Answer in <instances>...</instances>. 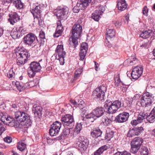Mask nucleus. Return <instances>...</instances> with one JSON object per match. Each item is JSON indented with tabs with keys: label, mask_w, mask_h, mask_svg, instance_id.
<instances>
[{
	"label": "nucleus",
	"mask_w": 155,
	"mask_h": 155,
	"mask_svg": "<svg viewBox=\"0 0 155 155\" xmlns=\"http://www.w3.org/2000/svg\"><path fill=\"white\" fill-rule=\"evenodd\" d=\"M104 105V109L101 107H96L93 110V113L96 117H100L102 116L104 112L110 114L115 113L121 107H124V104L120 101H115L112 102L110 100L106 101Z\"/></svg>",
	"instance_id": "nucleus-1"
},
{
	"label": "nucleus",
	"mask_w": 155,
	"mask_h": 155,
	"mask_svg": "<svg viewBox=\"0 0 155 155\" xmlns=\"http://www.w3.org/2000/svg\"><path fill=\"white\" fill-rule=\"evenodd\" d=\"M88 45L86 43H83L81 45V50L79 53L80 60L83 61L87 54Z\"/></svg>",
	"instance_id": "nucleus-13"
},
{
	"label": "nucleus",
	"mask_w": 155,
	"mask_h": 155,
	"mask_svg": "<svg viewBox=\"0 0 155 155\" xmlns=\"http://www.w3.org/2000/svg\"><path fill=\"white\" fill-rule=\"evenodd\" d=\"M30 68L32 71L31 73H32L31 75V77H33L35 75L36 72L39 71L41 67L39 62L34 61L30 64Z\"/></svg>",
	"instance_id": "nucleus-11"
},
{
	"label": "nucleus",
	"mask_w": 155,
	"mask_h": 155,
	"mask_svg": "<svg viewBox=\"0 0 155 155\" xmlns=\"http://www.w3.org/2000/svg\"><path fill=\"white\" fill-rule=\"evenodd\" d=\"M127 62L129 63V65H132L136 64L137 62V59L135 58H133L127 59Z\"/></svg>",
	"instance_id": "nucleus-42"
},
{
	"label": "nucleus",
	"mask_w": 155,
	"mask_h": 155,
	"mask_svg": "<svg viewBox=\"0 0 155 155\" xmlns=\"http://www.w3.org/2000/svg\"><path fill=\"white\" fill-rule=\"evenodd\" d=\"M80 9L79 8L78 6L77 5L76 6H75L73 9V11L75 13H78L80 11Z\"/></svg>",
	"instance_id": "nucleus-58"
},
{
	"label": "nucleus",
	"mask_w": 155,
	"mask_h": 155,
	"mask_svg": "<svg viewBox=\"0 0 155 155\" xmlns=\"http://www.w3.org/2000/svg\"><path fill=\"white\" fill-rule=\"evenodd\" d=\"M68 8L65 6L61 7L58 9L56 12V16L57 18L61 21V20L67 19L68 13Z\"/></svg>",
	"instance_id": "nucleus-7"
},
{
	"label": "nucleus",
	"mask_w": 155,
	"mask_h": 155,
	"mask_svg": "<svg viewBox=\"0 0 155 155\" xmlns=\"http://www.w3.org/2000/svg\"><path fill=\"white\" fill-rule=\"evenodd\" d=\"M42 107L36 105H34L33 106L32 111L34 114L35 117H36V119H38V120H40L42 118Z\"/></svg>",
	"instance_id": "nucleus-12"
},
{
	"label": "nucleus",
	"mask_w": 155,
	"mask_h": 155,
	"mask_svg": "<svg viewBox=\"0 0 155 155\" xmlns=\"http://www.w3.org/2000/svg\"><path fill=\"white\" fill-rule=\"evenodd\" d=\"M13 4L17 9H20L22 8L24 6V4L20 0L15 1L13 2Z\"/></svg>",
	"instance_id": "nucleus-30"
},
{
	"label": "nucleus",
	"mask_w": 155,
	"mask_h": 155,
	"mask_svg": "<svg viewBox=\"0 0 155 155\" xmlns=\"http://www.w3.org/2000/svg\"><path fill=\"white\" fill-rule=\"evenodd\" d=\"M44 8V5L42 4H40L36 6L35 8L32 9L31 11V13L34 15L35 13L37 15H41V13L43 10Z\"/></svg>",
	"instance_id": "nucleus-16"
},
{
	"label": "nucleus",
	"mask_w": 155,
	"mask_h": 155,
	"mask_svg": "<svg viewBox=\"0 0 155 155\" xmlns=\"http://www.w3.org/2000/svg\"><path fill=\"white\" fill-rule=\"evenodd\" d=\"M136 135L137 134L134 127L130 129L127 134V137H131Z\"/></svg>",
	"instance_id": "nucleus-40"
},
{
	"label": "nucleus",
	"mask_w": 155,
	"mask_h": 155,
	"mask_svg": "<svg viewBox=\"0 0 155 155\" xmlns=\"http://www.w3.org/2000/svg\"><path fill=\"white\" fill-rule=\"evenodd\" d=\"M23 42L25 45H29V33L24 37Z\"/></svg>",
	"instance_id": "nucleus-49"
},
{
	"label": "nucleus",
	"mask_w": 155,
	"mask_h": 155,
	"mask_svg": "<svg viewBox=\"0 0 155 155\" xmlns=\"http://www.w3.org/2000/svg\"><path fill=\"white\" fill-rule=\"evenodd\" d=\"M138 120L137 119L133 120L130 122V124L133 126H136L138 124L140 123L138 121Z\"/></svg>",
	"instance_id": "nucleus-53"
},
{
	"label": "nucleus",
	"mask_w": 155,
	"mask_h": 155,
	"mask_svg": "<svg viewBox=\"0 0 155 155\" xmlns=\"http://www.w3.org/2000/svg\"><path fill=\"white\" fill-rule=\"evenodd\" d=\"M114 81L115 82V85L116 87H119L120 84L121 83L122 81H121L119 75H118L117 76L114 78Z\"/></svg>",
	"instance_id": "nucleus-44"
},
{
	"label": "nucleus",
	"mask_w": 155,
	"mask_h": 155,
	"mask_svg": "<svg viewBox=\"0 0 155 155\" xmlns=\"http://www.w3.org/2000/svg\"><path fill=\"white\" fill-rule=\"evenodd\" d=\"M66 54L61 55L60 56L59 55H58V59L59 60L60 64L63 65L64 63V58Z\"/></svg>",
	"instance_id": "nucleus-48"
},
{
	"label": "nucleus",
	"mask_w": 155,
	"mask_h": 155,
	"mask_svg": "<svg viewBox=\"0 0 155 155\" xmlns=\"http://www.w3.org/2000/svg\"><path fill=\"white\" fill-rule=\"evenodd\" d=\"M102 134V131L99 129H96L93 130L91 132V136L94 138H97L100 137Z\"/></svg>",
	"instance_id": "nucleus-22"
},
{
	"label": "nucleus",
	"mask_w": 155,
	"mask_h": 155,
	"mask_svg": "<svg viewBox=\"0 0 155 155\" xmlns=\"http://www.w3.org/2000/svg\"><path fill=\"white\" fill-rule=\"evenodd\" d=\"M49 134L51 136H54L58 135L59 132L56 129L53 127H51L49 130Z\"/></svg>",
	"instance_id": "nucleus-37"
},
{
	"label": "nucleus",
	"mask_w": 155,
	"mask_h": 155,
	"mask_svg": "<svg viewBox=\"0 0 155 155\" xmlns=\"http://www.w3.org/2000/svg\"><path fill=\"white\" fill-rule=\"evenodd\" d=\"M15 122V120L13 118L10 116L7 117L4 124L11 127H13L14 123Z\"/></svg>",
	"instance_id": "nucleus-27"
},
{
	"label": "nucleus",
	"mask_w": 155,
	"mask_h": 155,
	"mask_svg": "<svg viewBox=\"0 0 155 155\" xmlns=\"http://www.w3.org/2000/svg\"><path fill=\"white\" fill-rule=\"evenodd\" d=\"M143 70V67L141 65L135 67L131 74L132 78L134 79H137L142 74Z\"/></svg>",
	"instance_id": "nucleus-9"
},
{
	"label": "nucleus",
	"mask_w": 155,
	"mask_h": 155,
	"mask_svg": "<svg viewBox=\"0 0 155 155\" xmlns=\"http://www.w3.org/2000/svg\"><path fill=\"white\" fill-rule=\"evenodd\" d=\"M61 125V122L58 121H56L53 122L51 126V127H54L55 129H56L58 131V132H59Z\"/></svg>",
	"instance_id": "nucleus-34"
},
{
	"label": "nucleus",
	"mask_w": 155,
	"mask_h": 155,
	"mask_svg": "<svg viewBox=\"0 0 155 155\" xmlns=\"http://www.w3.org/2000/svg\"><path fill=\"white\" fill-rule=\"evenodd\" d=\"M91 1V0H80L78 1L77 5L80 9H84Z\"/></svg>",
	"instance_id": "nucleus-17"
},
{
	"label": "nucleus",
	"mask_w": 155,
	"mask_h": 155,
	"mask_svg": "<svg viewBox=\"0 0 155 155\" xmlns=\"http://www.w3.org/2000/svg\"><path fill=\"white\" fill-rule=\"evenodd\" d=\"M143 142V140L142 138L137 137L133 139L131 141V144H133L140 147Z\"/></svg>",
	"instance_id": "nucleus-21"
},
{
	"label": "nucleus",
	"mask_w": 155,
	"mask_h": 155,
	"mask_svg": "<svg viewBox=\"0 0 155 155\" xmlns=\"http://www.w3.org/2000/svg\"><path fill=\"white\" fill-rule=\"evenodd\" d=\"M141 155H148L149 151L147 148L144 146H142L140 150Z\"/></svg>",
	"instance_id": "nucleus-36"
},
{
	"label": "nucleus",
	"mask_w": 155,
	"mask_h": 155,
	"mask_svg": "<svg viewBox=\"0 0 155 155\" xmlns=\"http://www.w3.org/2000/svg\"><path fill=\"white\" fill-rule=\"evenodd\" d=\"M5 130L4 125L2 122H0V134H2Z\"/></svg>",
	"instance_id": "nucleus-56"
},
{
	"label": "nucleus",
	"mask_w": 155,
	"mask_h": 155,
	"mask_svg": "<svg viewBox=\"0 0 155 155\" xmlns=\"http://www.w3.org/2000/svg\"><path fill=\"white\" fill-rule=\"evenodd\" d=\"M107 149V147L106 145H103L99 148L94 152V155H101Z\"/></svg>",
	"instance_id": "nucleus-26"
},
{
	"label": "nucleus",
	"mask_w": 155,
	"mask_h": 155,
	"mask_svg": "<svg viewBox=\"0 0 155 155\" xmlns=\"http://www.w3.org/2000/svg\"><path fill=\"white\" fill-rule=\"evenodd\" d=\"M105 10V8L103 6H100L99 8V10H97L96 11H99V13L101 15L103 12Z\"/></svg>",
	"instance_id": "nucleus-57"
},
{
	"label": "nucleus",
	"mask_w": 155,
	"mask_h": 155,
	"mask_svg": "<svg viewBox=\"0 0 155 155\" xmlns=\"http://www.w3.org/2000/svg\"><path fill=\"white\" fill-rule=\"evenodd\" d=\"M13 0H3V5H7L12 2Z\"/></svg>",
	"instance_id": "nucleus-60"
},
{
	"label": "nucleus",
	"mask_w": 155,
	"mask_h": 155,
	"mask_svg": "<svg viewBox=\"0 0 155 155\" xmlns=\"http://www.w3.org/2000/svg\"><path fill=\"white\" fill-rule=\"evenodd\" d=\"M153 34V31L151 30H148L142 31L140 34V36L142 38L145 39L148 38Z\"/></svg>",
	"instance_id": "nucleus-20"
},
{
	"label": "nucleus",
	"mask_w": 155,
	"mask_h": 155,
	"mask_svg": "<svg viewBox=\"0 0 155 155\" xmlns=\"http://www.w3.org/2000/svg\"><path fill=\"white\" fill-rule=\"evenodd\" d=\"M14 124L13 125V127H14L15 128L19 127H20V123L17 120L16 121L15 120V122H14Z\"/></svg>",
	"instance_id": "nucleus-64"
},
{
	"label": "nucleus",
	"mask_w": 155,
	"mask_h": 155,
	"mask_svg": "<svg viewBox=\"0 0 155 155\" xmlns=\"http://www.w3.org/2000/svg\"><path fill=\"white\" fill-rule=\"evenodd\" d=\"M148 12V9H147V7L146 6H144L142 10L143 14L144 15H146V14H147Z\"/></svg>",
	"instance_id": "nucleus-61"
},
{
	"label": "nucleus",
	"mask_w": 155,
	"mask_h": 155,
	"mask_svg": "<svg viewBox=\"0 0 155 155\" xmlns=\"http://www.w3.org/2000/svg\"><path fill=\"white\" fill-rule=\"evenodd\" d=\"M70 133V130L69 128H65L63 129V132L61 135L58 137V140L65 139L67 137Z\"/></svg>",
	"instance_id": "nucleus-24"
},
{
	"label": "nucleus",
	"mask_w": 155,
	"mask_h": 155,
	"mask_svg": "<svg viewBox=\"0 0 155 155\" xmlns=\"http://www.w3.org/2000/svg\"><path fill=\"white\" fill-rule=\"evenodd\" d=\"M82 72L83 70L81 68H79L77 69L74 72V77L72 78L73 81L76 80L80 77Z\"/></svg>",
	"instance_id": "nucleus-28"
},
{
	"label": "nucleus",
	"mask_w": 155,
	"mask_h": 155,
	"mask_svg": "<svg viewBox=\"0 0 155 155\" xmlns=\"http://www.w3.org/2000/svg\"><path fill=\"white\" fill-rule=\"evenodd\" d=\"M106 90L107 88L104 86L101 85L97 87L93 92V98L97 101L103 100Z\"/></svg>",
	"instance_id": "nucleus-5"
},
{
	"label": "nucleus",
	"mask_w": 155,
	"mask_h": 155,
	"mask_svg": "<svg viewBox=\"0 0 155 155\" xmlns=\"http://www.w3.org/2000/svg\"><path fill=\"white\" fill-rule=\"evenodd\" d=\"M152 97V96L151 94H150V93L148 92H146L144 93L142 96L143 98H144H144L145 97L146 99H151V98Z\"/></svg>",
	"instance_id": "nucleus-50"
},
{
	"label": "nucleus",
	"mask_w": 155,
	"mask_h": 155,
	"mask_svg": "<svg viewBox=\"0 0 155 155\" xmlns=\"http://www.w3.org/2000/svg\"><path fill=\"white\" fill-rule=\"evenodd\" d=\"M61 120L64 126H73L74 122L73 116L70 114H66L63 116Z\"/></svg>",
	"instance_id": "nucleus-8"
},
{
	"label": "nucleus",
	"mask_w": 155,
	"mask_h": 155,
	"mask_svg": "<svg viewBox=\"0 0 155 155\" xmlns=\"http://www.w3.org/2000/svg\"><path fill=\"white\" fill-rule=\"evenodd\" d=\"M103 121L104 124L106 126L109 125L111 123V120L106 116L103 117Z\"/></svg>",
	"instance_id": "nucleus-45"
},
{
	"label": "nucleus",
	"mask_w": 155,
	"mask_h": 155,
	"mask_svg": "<svg viewBox=\"0 0 155 155\" xmlns=\"http://www.w3.org/2000/svg\"><path fill=\"white\" fill-rule=\"evenodd\" d=\"M136 130L137 135H139L143 131L144 129L143 127L141 126L137 127H134Z\"/></svg>",
	"instance_id": "nucleus-46"
},
{
	"label": "nucleus",
	"mask_w": 155,
	"mask_h": 155,
	"mask_svg": "<svg viewBox=\"0 0 155 155\" xmlns=\"http://www.w3.org/2000/svg\"><path fill=\"white\" fill-rule=\"evenodd\" d=\"M57 25V26L54 35V38H58L61 35L64 30L63 27L60 20H58V21Z\"/></svg>",
	"instance_id": "nucleus-15"
},
{
	"label": "nucleus",
	"mask_w": 155,
	"mask_h": 155,
	"mask_svg": "<svg viewBox=\"0 0 155 155\" xmlns=\"http://www.w3.org/2000/svg\"><path fill=\"white\" fill-rule=\"evenodd\" d=\"M55 52L58 54V55L66 54V52L64 51L63 45H58L55 50Z\"/></svg>",
	"instance_id": "nucleus-25"
},
{
	"label": "nucleus",
	"mask_w": 155,
	"mask_h": 155,
	"mask_svg": "<svg viewBox=\"0 0 155 155\" xmlns=\"http://www.w3.org/2000/svg\"><path fill=\"white\" fill-rule=\"evenodd\" d=\"M4 141L8 143H9L12 141V138L10 137L7 136L4 139Z\"/></svg>",
	"instance_id": "nucleus-55"
},
{
	"label": "nucleus",
	"mask_w": 155,
	"mask_h": 155,
	"mask_svg": "<svg viewBox=\"0 0 155 155\" xmlns=\"http://www.w3.org/2000/svg\"><path fill=\"white\" fill-rule=\"evenodd\" d=\"M82 128V124L81 123H77L74 129V132L77 134L80 133Z\"/></svg>",
	"instance_id": "nucleus-43"
},
{
	"label": "nucleus",
	"mask_w": 155,
	"mask_h": 155,
	"mask_svg": "<svg viewBox=\"0 0 155 155\" xmlns=\"http://www.w3.org/2000/svg\"><path fill=\"white\" fill-rule=\"evenodd\" d=\"M37 42H38V41L35 35L32 33H30V46L33 44L35 46Z\"/></svg>",
	"instance_id": "nucleus-23"
},
{
	"label": "nucleus",
	"mask_w": 155,
	"mask_h": 155,
	"mask_svg": "<svg viewBox=\"0 0 155 155\" xmlns=\"http://www.w3.org/2000/svg\"><path fill=\"white\" fill-rule=\"evenodd\" d=\"M106 32L107 38H112L114 36L115 34V30L109 28L106 29Z\"/></svg>",
	"instance_id": "nucleus-29"
},
{
	"label": "nucleus",
	"mask_w": 155,
	"mask_h": 155,
	"mask_svg": "<svg viewBox=\"0 0 155 155\" xmlns=\"http://www.w3.org/2000/svg\"><path fill=\"white\" fill-rule=\"evenodd\" d=\"M15 118L20 122L23 123L22 124L23 127L28 130L29 127V116L28 114L23 111H17L15 114Z\"/></svg>",
	"instance_id": "nucleus-4"
},
{
	"label": "nucleus",
	"mask_w": 155,
	"mask_h": 155,
	"mask_svg": "<svg viewBox=\"0 0 155 155\" xmlns=\"http://www.w3.org/2000/svg\"><path fill=\"white\" fill-rule=\"evenodd\" d=\"M139 102L142 107H145L150 106L152 103L151 99H146L142 97L141 98Z\"/></svg>",
	"instance_id": "nucleus-18"
},
{
	"label": "nucleus",
	"mask_w": 155,
	"mask_h": 155,
	"mask_svg": "<svg viewBox=\"0 0 155 155\" xmlns=\"http://www.w3.org/2000/svg\"><path fill=\"white\" fill-rule=\"evenodd\" d=\"M16 31H17L20 32L22 35H24L26 33V30L25 29L23 28L22 27H20L19 28L16 29Z\"/></svg>",
	"instance_id": "nucleus-51"
},
{
	"label": "nucleus",
	"mask_w": 155,
	"mask_h": 155,
	"mask_svg": "<svg viewBox=\"0 0 155 155\" xmlns=\"http://www.w3.org/2000/svg\"><path fill=\"white\" fill-rule=\"evenodd\" d=\"M39 37L41 39H45V32L41 30L40 31L39 34Z\"/></svg>",
	"instance_id": "nucleus-52"
},
{
	"label": "nucleus",
	"mask_w": 155,
	"mask_h": 155,
	"mask_svg": "<svg viewBox=\"0 0 155 155\" xmlns=\"http://www.w3.org/2000/svg\"><path fill=\"white\" fill-rule=\"evenodd\" d=\"M146 119L149 123H153L155 121V115L151 112L149 115L147 114Z\"/></svg>",
	"instance_id": "nucleus-32"
},
{
	"label": "nucleus",
	"mask_w": 155,
	"mask_h": 155,
	"mask_svg": "<svg viewBox=\"0 0 155 155\" xmlns=\"http://www.w3.org/2000/svg\"><path fill=\"white\" fill-rule=\"evenodd\" d=\"M141 96L140 94H135L133 97L132 98V101L134 100H137L140 98Z\"/></svg>",
	"instance_id": "nucleus-62"
},
{
	"label": "nucleus",
	"mask_w": 155,
	"mask_h": 155,
	"mask_svg": "<svg viewBox=\"0 0 155 155\" xmlns=\"http://www.w3.org/2000/svg\"><path fill=\"white\" fill-rule=\"evenodd\" d=\"M26 147V144L22 142H19L18 143V148L21 151H22L25 149Z\"/></svg>",
	"instance_id": "nucleus-38"
},
{
	"label": "nucleus",
	"mask_w": 155,
	"mask_h": 155,
	"mask_svg": "<svg viewBox=\"0 0 155 155\" xmlns=\"http://www.w3.org/2000/svg\"><path fill=\"white\" fill-rule=\"evenodd\" d=\"M15 86L18 89L19 91H21L23 88V87L18 82H16L15 84Z\"/></svg>",
	"instance_id": "nucleus-54"
},
{
	"label": "nucleus",
	"mask_w": 155,
	"mask_h": 155,
	"mask_svg": "<svg viewBox=\"0 0 155 155\" xmlns=\"http://www.w3.org/2000/svg\"><path fill=\"white\" fill-rule=\"evenodd\" d=\"M9 18L8 19V21L12 25H14L20 20V16L16 12H13L9 15Z\"/></svg>",
	"instance_id": "nucleus-14"
},
{
	"label": "nucleus",
	"mask_w": 155,
	"mask_h": 155,
	"mask_svg": "<svg viewBox=\"0 0 155 155\" xmlns=\"http://www.w3.org/2000/svg\"><path fill=\"white\" fill-rule=\"evenodd\" d=\"M117 7L119 10L122 11L125 10L127 7V4L125 0H118Z\"/></svg>",
	"instance_id": "nucleus-19"
},
{
	"label": "nucleus",
	"mask_w": 155,
	"mask_h": 155,
	"mask_svg": "<svg viewBox=\"0 0 155 155\" xmlns=\"http://www.w3.org/2000/svg\"><path fill=\"white\" fill-rule=\"evenodd\" d=\"M100 15H101L100 14L99 11H95L94 12L92 15L91 18L95 21H97L99 19V18Z\"/></svg>",
	"instance_id": "nucleus-35"
},
{
	"label": "nucleus",
	"mask_w": 155,
	"mask_h": 155,
	"mask_svg": "<svg viewBox=\"0 0 155 155\" xmlns=\"http://www.w3.org/2000/svg\"><path fill=\"white\" fill-rule=\"evenodd\" d=\"M114 132L113 131L110 130L107 131L105 139L107 140L108 141L110 140V139L114 136Z\"/></svg>",
	"instance_id": "nucleus-33"
},
{
	"label": "nucleus",
	"mask_w": 155,
	"mask_h": 155,
	"mask_svg": "<svg viewBox=\"0 0 155 155\" xmlns=\"http://www.w3.org/2000/svg\"><path fill=\"white\" fill-rule=\"evenodd\" d=\"M95 117V115L93 114L92 111L91 113L85 115V118H84V119H85V120H87L88 119H92V120H91V122H93L94 121V119L93 118Z\"/></svg>",
	"instance_id": "nucleus-41"
},
{
	"label": "nucleus",
	"mask_w": 155,
	"mask_h": 155,
	"mask_svg": "<svg viewBox=\"0 0 155 155\" xmlns=\"http://www.w3.org/2000/svg\"><path fill=\"white\" fill-rule=\"evenodd\" d=\"M3 112H0V119L2 122L5 123L6 119V115Z\"/></svg>",
	"instance_id": "nucleus-47"
},
{
	"label": "nucleus",
	"mask_w": 155,
	"mask_h": 155,
	"mask_svg": "<svg viewBox=\"0 0 155 155\" xmlns=\"http://www.w3.org/2000/svg\"><path fill=\"white\" fill-rule=\"evenodd\" d=\"M11 35L13 38H15L18 36V32L16 31H12L11 32Z\"/></svg>",
	"instance_id": "nucleus-59"
},
{
	"label": "nucleus",
	"mask_w": 155,
	"mask_h": 155,
	"mask_svg": "<svg viewBox=\"0 0 155 155\" xmlns=\"http://www.w3.org/2000/svg\"><path fill=\"white\" fill-rule=\"evenodd\" d=\"M14 74H15L13 72V71L12 70H10L8 74V76L9 78H12L13 77Z\"/></svg>",
	"instance_id": "nucleus-63"
},
{
	"label": "nucleus",
	"mask_w": 155,
	"mask_h": 155,
	"mask_svg": "<svg viewBox=\"0 0 155 155\" xmlns=\"http://www.w3.org/2000/svg\"><path fill=\"white\" fill-rule=\"evenodd\" d=\"M75 146L79 150H86L88 146L89 141L85 137L80 136L76 140Z\"/></svg>",
	"instance_id": "nucleus-6"
},
{
	"label": "nucleus",
	"mask_w": 155,
	"mask_h": 155,
	"mask_svg": "<svg viewBox=\"0 0 155 155\" xmlns=\"http://www.w3.org/2000/svg\"><path fill=\"white\" fill-rule=\"evenodd\" d=\"M147 115V113L146 112H140L138 115L137 120L138 122L140 123H141L143 120L146 118V116Z\"/></svg>",
	"instance_id": "nucleus-31"
},
{
	"label": "nucleus",
	"mask_w": 155,
	"mask_h": 155,
	"mask_svg": "<svg viewBox=\"0 0 155 155\" xmlns=\"http://www.w3.org/2000/svg\"><path fill=\"white\" fill-rule=\"evenodd\" d=\"M129 116V114L128 113L123 112L115 117L114 121L117 123H123L128 120Z\"/></svg>",
	"instance_id": "nucleus-10"
},
{
	"label": "nucleus",
	"mask_w": 155,
	"mask_h": 155,
	"mask_svg": "<svg viewBox=\"0 0 155 155\" xmlns=\"http://www.w3.org/2000/svg\"><path fill=\"white\" fill-rule=\"evenodd\" d=\"M82 21L81 20H78L74 24L72 28L69 44L74 48H75L78 45V40L81 36L82 31Z\"/></svg>",
	"instance_id": "nucleus-2"
},
{
	"label": "nucleus",
	"mask_w": 155,
	"mask_h": 155,
	"mask_svg": "<svg viewBox=\"0 0 155 155\" xmlns=\"http://www.w3.org/2000/svg\"><path fill=\"white\" fill-rule=\"evenodd\" d=\"M14 51L17 58V63L18 65L24 64L27 62L28 58V52L27 50L20 49L18 48H16Z\"/></svg>",
	"instance_id": "nucleus-3"
},
{
	"label": "nucleus",
	"mask_w": 155,
	"mask_h": 155,
	"mask_svg": "<svg viewBox=\"0 0 155 155\" xmlns=\"http://www.w3.org/2000/svg\"><path fill=\"white\" fill-rule=\"evenodd\" d=\"M131 148L130 150V152L133 153H135L137 152L139 150L140 147L138 146L133 144H131Z\"/></svg>",
	"instance_id": "nucleus-39"
}]
</instances>
